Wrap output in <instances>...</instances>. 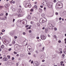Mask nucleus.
<instances>
[{
    "mask_svg": "<svg viewBox=\"0 0 66 66\" xmlns=\"http://www.w3.org/2000/svg\"><path fill=\"white\" fill-rule=\"evenodd\" d=\"M47 21V19L46 18H43L42 19H41L40 20V22L41 23L45 22Z\"/></svg>",
    "mask_w": 66,
    "mask_h": 66,
    "instance_id": "1",
    "label": "nucleus"
},
{
    "mask_svg": "<svg viewBox=\"0 0 66 66\" xmlns=\"http://www.w3.org/2000/svg\"><path fill=\"white\" fill-rule=\"evenodd\" d=\"M32 49L31 48H29L28 50H27V51H28V52H31L32 51Z\"/></svg>",
    "mask_w": 66,
    "mask_h": 66,
    "instance_id": "9",
    "label": "nucleus"
},
{
    "mask_svg": "<svg viewBox=\"0 0 66 66\" xmlns=\"http://www.w3.org/2000/svg\"><path fill=\"white\" fill-rule=\"evenodd\" d=\"M45 27H43V28H42V29L43 30H44V29H45Z\"/></svg>",
    "mask_w": 66,
    "mask_h": 66,
    "instance_id": "62",
    "label": "nucleus"
},
{
    "mask_svg": "<svg viewBox=\"0 0 66 66\" xmlns=\"http://www.w3.org/2000/svg\"><path fill=\"white\" fill-rule=\"evenodd\" d=\"M44 48H45V47H43V48H42L43 50H44Z\"/></svg>",
    "mask_w": 66,
    "mask_h": 66,
    "instance_id": "56",
    "label": "nucleus"
},
{
    "mask_svg": "<svg viewBox=\"0 0 66 66\" xmlns=\"http://www.w3.org/2000/svg\"><path fill=\"white\" fill-rule=\"evenodd\" d=\"M26 5L28 6L29 7H31V5H29V3H26Z\"/></svg>",
    "mask_w": 66,
    "mask_h": 66,
    "instance_id": "6",
    "label": "nucleus"
},
{
    "mask_svg": "<svg viewBox=\"0 0 66 66\" xmlns=\"http://www.w3.org/2000/svg\"><path fill=\"white\" fill-rule=\"evenodd\" d=\"M5 7H8V4H6L5 5Z\"/></svg>",
    "mask_w": 66,
    "mask_h": 66,
    "instance_id": "14",
    "label": "nucleus"
},
{
    "mask_svg": "<svg viewBox=\"0 0 66 66\" xmlns=\"http://www.w3.org/2000/svg\"><path fill=\"white\" fill-rule=\"evenodd\" d=\"M56 5L57 6H60L59 8L60 9H61V8H62L63 6V3L59 2H58L57 3Z\"/></svg>",
    "mask_w": 66,
    "mask_h": 66,
    "instance_id": "2",
    "label": "nucleus"
},
{
    "mask_svg": "<svg viewBox=\"0 0 66 66\" xmlns=\"http://www.w3.org/2000/svg\"><path fill=\"white\" fill-rule=\"evenodd\" d=\"M40 38L42 39V40H44L46 39V37H45V36L44 35H41L40 36Z\"/></svg>",
    "mask_w": 66,
    "mask_h": 66,
    "instance_id": "3",
    "label": "nucleus"
},
{
    "mask_svg": "<svg viewBox=\"0 0 66 66\" xmlns=\"http://www.w3.org/2000/svg\"><path fill=\"white\" fill-rule=\"evenodd\" d=\"M37 25L38 26V27H40V24L39 23H37Z\"/></svg>",
    "mask_w": 66,
    "mask_h": 66,
    "instance_id": "20",
    "label": "nucleus"
},
{
    "mask_svg": "<svg viewBox=\"0 0 66 66\" xmlns=\"http://www.w3.org/2000/svg\"><path fill=\"white\" fill-rule=\"evenodd\" d=\"M14 38L15 39H16V38H17V37L15 36H14Z\"/></svg>",
    "mask_w": 66,
    "mask_h": 66,
    "instance_id": "38",
    "label": "nucleus"
},
{
    "mask_svg": "<svg viewBox=\"0 0 66 66\" xmlns=\"http://www.w3.org/2000/svg\"><path fill=\"white\" fill-rule=\"evenodd\" d=\"M66 60H64V62H66Z\"/></svg>",
    "mask_w": 66,
    "mask_h": 66,
    "instance_id": "63",
    "label": "nucleus"
},
{
    "mask_svg": "<svg viewBox=\"0 0 66 66\" xmlns=\"http://www.w3.org/2000/svg\"><path fill=\"white\" fill-rule=\"evenodd\" d=\"M63 52H62V51H60V53L61 54V53H62Z\"/></svg>",
    "mask_w": 66,
    "mask_h": 66,
    "instance_id": "53",
    "label": "nucleus"
},
{
    "mask_svg": "<svg viewBox=\"0 0 66 66\" xmlns=\"http://www.w3.org/2000/svg\"><path fill=\"white\" fill-rule=\"evenodd\" d=\"M33 56L34 57H36V55L35 54Z\"/></svg>",
    "mask_w": 66,
    "mask_h": 66,
    "instance_id": "42",
    "label": "nucleus"
},
{
    "mask_svg": "<svg viewBox=\"0 0 66 66\" xmlns=\"http://www.w3.org/2000/svg\"><path fill=\"white\" fill-rule=\"evenodd\" d=\"M53 37H54L55 38H56V36H55V35H54L53 36Z\"/></svg>",
    "mask_w": 66,
    "mask_h": 66,
    "instance_id": "30",
    "label": "nucleus"
},
{
    "mask_svg": "<svg viewBox=\"0 0 66 66\" xmlns=\"http://www.w3.org/2000/svg\"><path fill=\"white\" fill-rule=\"evenodd\" d=\"M48 24L49 26L50 27H54V26L52 25V24H51L50 23H49Z\"/></svg>",
    "mask_w": 66,
    "mask_h": 66,
    "instance_id": "8",
    "label": "nucleus"
},
{
    "mask_svg": "<svg viewBox=\"0 0 66 66\" xmlns=\"http://www.w3.org/2000/svg\"><path fill=\"white\" fill-rule=\"evenodd\" d=\"M39 12H42L43 11V10L41 9H39Z\"/></svg>",
    "mask_w": 66,
    "mask_h": 66,
    "instance_id": "13",
    "label": "nucleus"
},
{
    "mask_svg": "<svg viewBox=\"0 0 66 66\" xmlns=\"http://www.w3.org/2000/svg\"><path fill=\"white\" fill-rule=\"evenodd\" d=\"M54 30L55 31H56V30H57V28L55 27V28H54Z\"/></svg>",
    "mask_w": 66,
    "mask_h": 66,
    "instance_id": "28",
    "label": "nucleus"
},
{
    "mask_svg": "<svg viewBox=\"0 0 66 66\" xmlns=\"http://www.w3.org/2000/svg\"><path fill=\"white\" fill-rule=\"evenodd\" d=\"M58 43H61V40H59L58 41Z\"/></svg>",
    "mask_w": 66,
    "mask_h": 66,
    "instance_id": "55",
    "label": "nucleus"
},
{
    "mask_svg": "<svg viewBox=\"0 0 66 66\" xmlns=\"http://www.w3.org/2000/svg\"><path fill=\"white\" fill-rule=\"evenodd\" d=\"M0 15H1V16H3V14H0Z\"/></svg>",
    "mask_w": 66,
    "mask_h": 66,
    "instance_id": "61",
    "label": "nucleus"
},
{
    "mask_svg": "<svg viewBox=\"0 0 66 66\" xmlns=\"http://www.w3.org/2000/svg\"><path fill=\"white\" fill-rule=\"evenodd\" d=\"M55 14L56 15H58V13L57 12H56Z\"/></svg>",
    "mask_w": 66,
    "mask_h": 66,
    "instance_id": "37",
    "label": "nucleus"
},
{
    "mask_svg": "<svg viewBox=\"0 0 66 66\" xmlns=\"http://www.w3.org/2000/svg\"><path fill=\"white\" fill-rule=\"evenodd\" d=\"M12 1H13V0L12 1H11L10 2V3H11V4H12Z\"/></svg>",
    "mask_w": 66,
    "mask_h": 66,
    "instance_id": "43",
    "label": "nucleus"
},
{
    "mask_svg": "<svg viewBox=\"0 0 66 66\" xmlns=\"http://www.w3.org/2000/svg\"><path fill=\"white\" fill-rule=\"evenodd\" d=\"M14 59H15V58H14V57H12V60H14Z\"/></svg>",
    "mask_w": 66,
    "mask_h": 66,
    "instance_id": "35",
    "label": "nucleus"
},
{
    "mask_svg": "<svg viewBox=\"0 0 66 66\" xmlns=\"http://www.w3.org/2000/svg\"><path fill=\"white\" fill-rule=\"evenodd\" d=\"M64 41H66V38L65 39Z\"/></svg>",
    "mask_w": 66,
    "mask_h": 66,
    "instance_id": "64",
    "label": "nucleus"
},
{
    "mask_svg": "<svg viewBox=\"0 0 66 66\" xmlns=\"http://www.w3.org/2000/svg\"><path fill=\"white\" fill-rule=\"evenodd\" d=\"M44 15H45V14H41V16L43 17V16H44Z\"/></svg>",
    "mask_w": 66,
    "mask_h": 66,
    "instance_id": "31",
    "label": "nucleus"
},
{
    "mask_svg": "<svg viewBox=\"0 0 66 66\" xmlns=\"http://www.w3.org/2000/svg\"><path fill=\"white\" fill-rule=\"evenodd\" d=\"M4 47V45H2V46H1V48H2V49H3V48Z\"/></svg>",
    "mask_w": 66,
    "mask_h": 66,
    "instance_id": "17",
    "label": "nucleus"
},
{
    "mask_svg": "<svg viewBox=\"0 0 66 66\" xmlns=\"http://www.w3.org/2000/svg\"><path fill=\"white\" fill-rule=\"evenodd\" d=\"M7 57H8V59H10V57H11V56L10 55H7Z\"/></svg>",
    "mask_w": 66,
    "mask_h": 66,
    "instance_id": "19",
    "label": "nucleus"
},
{
    "mask_svg": "<svg viewBox=\"0 0 66 66\" xmlns=\"http://www.w3.org/2000/svg\"><path fill=\"white\" fill-rule=\"evenodd\" d=\"M19 56V54H17L16 55V56Z\"/></svg>",
    "mask_w": 66,
    "mask_h": 66,
    "instance_id": "58",
    "label": "nucleus"
},
{
    "mask_svg": "<svg viewBox=\"0 0 66 66\" xmlns=\"http://www.w3.org/2000/svg\"><path fill=\"white\" fill-rule=\"evenodd\" d=\"M46 4H47V3H46L45 1H44V2H43V4L44 5H46Z\"/></svg>",
    "mask_w": 66,
    "mask_h": 66,
    "instance_id": "12",
    "label": "nucleus"
},
{
    "mask_svg": "<svg viewBox=\"0 0 66 66\" xmlns=\"http://www.w3.org/2000/svg\"><path fill=\"white\" fill-rule=\"evenodd\" d=\"M13 53L14 54H17V53L16 52H14Z\"/></svg>",
    "mask_w": 66,
    "mask_h": 66,
    "instance_id": "24",
    "label": "nucleus"
},
{
    "mask_svg": "<svg viewBox=\"0 0 66 66\" xmlns=\"http://www.w3.org/2000/svg\"><path fill=\"white\" fill-rule=\"evenodd\" d=\"M11 50H12V48H10L8 50V51H11Z\"/></svg>",
    "mask_w": 66,
    "mask_h": 66,
    "instance_id": "27",
    "label": "nucleus"
},
{
    "mask_svg": "<svg viewBox=\"0 0 66 66\" xmlns=\"http://www.w3.org/2000/svg\"><path fill=\"white\" fill-rule=\"evenodd\" d=\"M10 34L11 36H13V33H10Z\"/></svg>",
    "mask_w": 66,
    "mask_h": 66,
    "instance_id": "21",
    "label": "nucleus"
},
{
    "mask_svg": "<svg viewBox=\"0 0 66 66\" xmlns=\"http://www.w3.org/2000/svg\"><path fill=\"white\" fill-rule=\"evenodd\" d=\"M34 7L35 9H36V10H37V6H35Z\"/></svg>",
    "mask_w": 66,
    "mask_h": 66,
    "instance_id": "15",
    "label": "nucleus"
},
{
    "mask_svg": "<svg viewBox=\"0 0 66 66\" xmlns=\"http://www.w3.org/2000/svg\"><path fill=\"white\" fill-rule=\"evenodd\" d=\"M5 30L4 29H3L2 30V32L3 33L4 32H5Z\"/></svg>",
    "mask_w": 66,
    "mask_h": 66,
    "instance_id": "18",
    "label": "nucleus"
},
{
    "mask_svg": "<svg viewBox=\"0 0 66 66\" xmlns=\"http://www.w3.org/2000/svg\"><path fill=\"white\" fill-rule=\"evenodd\" d=\"M22 14H24L25 12L24 11H23L21 12Z\"/></svg>",
    "mask_w": 66,
    "mask_h": 66,
    "instance_id": "25",
    "label": "nucleus"
},
{
    "mask_svg": "<svg viewBox=\"0 0 66 66\" xmlns=\"http://www.w3.org/2000/svg\"><path fill=\"white\" fill-rule=\"evenodd\" d=\"M56 1V0H54L53 1L55 3V2Z\"/></svg>",
    "mask_w": 66,
    "mask_h": 66,
    "instance_id": "49",
    "label": "nucleus"
},
{
    "mask_svg": "<svg viewBox=\"0 0 66 66\" xmlns=\"http://www.w3.org/2000/svg\"><path fill=\"white\" fill-rule=\"evenodd\" d=\"M61 19H62V18L61 17H60L59 18V20H61Z\"/></svg>",
    "mask_w": 66,
    "mask_h": 66,
    "instance_id": "39",
    "label": "nucleus"
},
{
    "mask_svg": "<svg viewBox=\"0 0 66 66\" xmlns=\"http://www.w3.org/2000/svg\"><path fill=\"white\" fill-rule=\"evenodd\" d=\"M15 1H13L12 2V3H13V4H14V3H15Z\"/></svg>",
    "mask_w": 66,
    "mask_h": 66,
    "instance_id": "45",
    "label": "nucleus"
},
{
    "mask_svg": "<svg viewBox=\"0 0 66 66\" xmlns=\"http://www.w3.org/2000/svg\"><path fill=\"white\" fill-rule=\"evenodd\" d=\"M40 7L41 8H43V6H40Z\"/></svg>",
    "mask_w": 66,
    "mask_h": 66,
    "instance_id": "44",
    "label": "nucleus"
},
{
    "mask_svg": "<svg viewBox=\"0 0 66 66\" xmlns=\"http://www.w3.org/2000/svg\"><path fill=\"white\" fill-rule=\"evenodd\" d=\"M36 38L37 39H39V37H37Z\"/></svg>",
    "mask_w": 66,
    "mask_h": 66,
    "instance_id": "40",
    "label": "nucleus"
},
{
    "mask_svg": "<svg viewBox=\"0 0 66 66\" xmlns=\"http://www.w3.org/2000/svg\"><path fill=\"white\" fill-rule=\"evenodd\" d=\"M45 60H43L42 61V62H45Z\"/></svg>",
    "mask_w": 66,
    "mask_h": 66,
    "instance_id": "41",
    "label": "nucleus"
},
{
    "mask_svg": "<svg viewBox=\"0 0 66 66\" xmlns=\"http://www.w3.org/2000/svg\"><path fill=\"white\" fill-rule=\"evenodd\" d=\"M18 63H16V66H18Z\"/></svg>",
    "mask_w": 66,
    "mask_h": 66,
    "instance_id": "54",
    "label": "nucleus"
},
{
    "mask_svg": "<svg viewBox=\"0 0 66 66\" xmlns=\"http://www.w3.org/2000/svg\"><path fill=\"white\" fill-rule=\"evenodd\" d=\"M64 63V62L63 61H61V64H63Z\"/></svg>",
    "mask_w": 66,
    "mask_h": 66,
    "instance_id": "47",
    "label": "nucleus"
},
{
    "mask_svg": "<svg viewBox=\"0 0 66 66\" xmlns=\"http://www.w3.org/2000/svg\"><path fill=\"white\" fill-rule=\"evenodd\" d=\"M33 22H30V23L31 24H33Z\"/></svg>",
    "mask_w": 66,
    "mask_h": 66,
    "instance_id": "60",
    "label": "nucleus"
},
{
    "mask_svg": "<svg viewBox=\"0 0 66 66\" xmlns=\"http://www.w3.org/2000/svg\"><path fill=\"white\" fill-rule=\"evenodd\" d=\"M34 66H37L39 65V63L37 62H35L34 63Z\"/></svg>",
    "mask_w": 66,
    "mask_h": 66,
    "instance_id": "5",
    "label": "nucleus"
},
{
    "mask_svg": "<svg viewBox=\"0 0 66 66\" xmlns=\"http://www.w3.org/2000/svg\"><path fill=\"white\" fill-rule=\"evenodd\" d=\"M48 31V28H46L45 29V32L46 33H47V32Z\"/></svg>",
    "mask_w": 66,
    "mask_h": 66,
    "instance_id": "11",
    "label": "nucleus"
},
{
    "mask_svg": "<svg viewBox=\"0 0 66 66\" xmlns=\"http://www.w3.org/2000/svg\"><path fill=\"white\" fill-rule=\"evenodd\" d=\"M64 54H66V52L64 51Z\"/></svg>",
    "mask_w": 66,
    "mask_h": 66,
    "instance_id": "57",
    "label": "nucleus"
},
{
    "mask_svg": "<svg viewBox=\"0 0 66 66\" xmlns=\"http://www.w3.org/2000/svg\"><path fill=\"white\" fill-rule=\"evenodd\" d=\"M18 17H21V15L20 14H19L18 15Z\"/></svg>",
    "mask_w": 66,
    "mask_h": 66,
    "instance_id": "22",
    "label": "nucleus"
},
{
    "mask_svg": "<svg viewBox=\"0 0 66 66\" xmlns=\"http://www.w3.org/2000/svg\"><path fill=\"white\" fill-rule=\"evenodd\" d=\"M62 56L63 57H64L65 56V55L64 54H63L62 55Z\"/></svg>",
    "mask_w": 66,
    "mask_h": 66,
    "instance_id": "32",
    "label": "nucleus"
},
{
    "mask_svg": "<svg viewBox=\"0 0 66 66\" xmlns=\"http://www.w3.org/2000/svg\"><path fill=\"white\" fill-rule=\"evenodd\" d=\"M28 19H30V18H31V16L30 15H28Z\"/></svg>",
    "mask_w": 66,
    "mask_h": 66,
    "instance_id": "16",
    "label": "nucleus"
},
{
    "mask_svg": "<svg viewBox=\"0 0 66 66\" xmlns=\"http://www.w3.org/2000/svg\"><path fill=\"white\" fill-rule=\"evenodd\" d=\"M17 12L18 13H19L20 14V13H21L22 11L21 10V9H18L17 10Z\"/></svg>",
    "mask_w": 66,
    "mask_h": 66,
    "instance_id": "4",
    "label": "nucleus"
},
{
    "mask_svg": "<svg viewBox=\"0 0 66 66\" xmlns=\"http://www.w3.org/2000/svg\"><path fill=\"white\" fill-rule=\"evenodd\" d=\"M4 42L5 43V44H6V45H7L8 44H9V42L7 41H6L5 40H4Z\"/></svg>",
    "mask_w": 66,
    "mask_h": 66,
    "instance_id": "10",
    "label": "nucleus"
},
{
    "mask_svg": "<svg viewBox=\"0 0 66 66\" xmlns=\"http://www.w3.org/2000/svg\"><path fill=\"white\" fill-rule=\"evenodd\" d=\"M29 27V25H26L25 26V28H27Z\"/></svg>",
    "mask_w": 66,
    "mask_h": 66,
    "instance_id": "34",
    "label": "nucleus"
},
{
    "mask_svg": "<svg viewBox=\"0 0 66 66\" xmlns=\"http://www.w3.org/2000/svg\"><path fill=\"white\" fill-rule=\"evenodd\" d=\"M14 21H15V19H13V22H14Z\"/></svg>",
    "mask_w": 66,
    "mask_h": 66,
    "instance_id": "59",
    "label": "nucleus"
},
{
    "mask_svg": "<svg viewBox=\"0 0 66 66\" xmlns=\"http://www.w3.org/2000/svg\"><path fill=\"white\" fill-rule=\"evenodd\" d=\"M31 32H32V31H31V30H30L29 31V33H31Z\"/></svg>",
    "mask_w": 66,
    "mask_h": 66,
    "instance_id": "46",
    "label": "nucleus"
},
{
    "mask_svg": "<svg viewBox=\"0 0 66 66\" xmlns=\"http://www.w3.org/2000/svg\"><path fill=\"white\" fill-rule=\"evenodd\" d=\"M33 9H32L30 10V11H31V12H33Z\"/></svg>",
    "mask_w": 66,
    "mask_h": 66,
    "instance_id": "26",
    "label": "nucleus"
},
{
    "mask_svg": "<svg viewBox=\"0 0 66 66\" xmlns=\"http://www.w3.org/2000/svg\"><path fill=\"white\" fill-rule=\"evenodd\" d=\"M12 43L13 44H15V42L14 41H13L12 42Z\"/></svg>",
    "mask_w": 66,
    "mask_h": 66,
    "instance_id": "29",
    "label": "nucleus"
},
{
    "mask_svg": "<svg viewBox=\"0 0 66 66\" xmlns=\"http://www.w3.org/2000/svg\"><path fill=\"white\" fill-rule=\"evenodd\" d=\"M28 54L29 55H31V53H29V52L28 53Z\"/></svg>",
    "mask_w": 66,
    "mask_h": 66,
    "instance_id": "51",
    "label": "nucleus"
},
{
    "mask_svg": "<svg viewBox=\"0 0 66 66\" xmlns=\"http://www.w3.org/2000/svg\"><path fill=\"white\" fill-rule=\"evenodd\" d=\"M63 0H57L58 1H59V2H61L62 1H63Z\"/></svg>",
    "mask_w": 66,
    "mask_h": 66,
    "instance_id": "33",
    "label": "nucleus"
},
{
    "mask_svg": "<svg viewBox=\"0 0 66 66\" xmlns=\"http://www.w3.org/2000/svg\"><path fill=\"white\" fill-rule=\"evenodd\" d=\"M33 61H32L31 62V64H33Z\"/></svg>",
    "mask_w": 66,
    "mask_h": 66,
    "instance_id": "48",
    "label": "nucleus"
},
{
    "mask_svg": "<svg viewBox=\"0 0 66 66\" xmlns=\"http://www.w3.org/2000/svg\"><path fill=\"white\" fill-rule=\"evenodd\" d=\"M8 15V13H6V14H5V15L6 16H7V15Z\"/></svg>",
    "mask_w": 66,
    "mask_h": 66,
    "instance_id": "50",
    "label": "nucleus"
},
{
    "mask_svg": "<svg viewBox=\"0 0 66 66\" xmlns=\"http://www.w3.org/2000/svg\"><path fill=\"white\" fill-rule=\"evenodd\" d=\"M3 60L4 61H6L7 60V59L5 57H4L3 59Z\"/></svg>",
    "mask_w": 66,
    "mask_h": 66,
    "instance_id": "7",
    "label": "nucleus"
},
{
    "mask_svg": "<svg viewBox=\"0 0 66 66\" xmlns=\"http://www.w3.org/2000/svg\"><path fill=\"white\" fill-rule=\"evenodd\" d=\"M35 52H36L37 53H38V51H35Z\"/></svg>",
    "mask_w": 66,
    "mask_h": 66,
    "instance_id": "52",
    "label": "nucleus"
},
{
    "mask_svg": "<svg viewBox=\"0 0 66 66\" xmlns=\"http://www.w3.org/2000/svg\"><path fill=\"white\" fill-rule=\"evenodd\" d=\"M23 35H25L26 34V33L25 32H23Z\"/></svg>",
    "mask_w": 66,
    "mask_h": 66,
    "instance_id": "23",
    "label": "nucleus"
},
{
    "mask_svg": "<svg viewBox=\"0 0 66 66\" xmlns=\"http://www.w3.org/2000/svg\"><path fill=\"white\" fill-rule=\"evenodd\" d=\"M27 29H31V27H29L27 28Z\"/></svg>",
    "mask_w": 66,
    "mask_h": 66,
    "instance_id": "36",
    "label": "nucleus"
}]
</instances>
